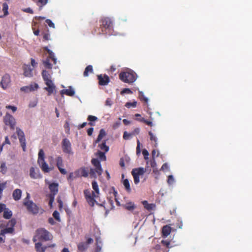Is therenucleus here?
<instances>
[{
	"label": "nucleus",
	"instance_id": "nucleus-45",
	"mask_svg": "<svg viewBox=\"0 0 252 252\" xmlns=\"http://www.w3.org/2000/svg\"><path fill=\"white\" fill-rule=\"evenodd\" d=\"M137 102L136 101H133L132 102H128L126 103L125 104V106L127 108H130V107H135L136 106Z\"/></svg>",
	"mask_w": 252,
	"mask_h": 252
},
{
	"label": "nucleus",
	"instance_id": "nucleus-33",
	"mask_svg": "<svg viewBox=\"0 0 252 252\" xmlns=\"http://www.w3.org/2000/svg\"><path fill=\"white\" fill-rule=\"evenodd\" d=\"M38 159L37 162H39L40 161L45 160V154L43 150L42 149H40L38 154Z\"/></svg>",
	"mask_w": 252,
	"mask_h": 252
},
{
	"label": "nucleus",
	"instance_id": "nucleus-44",
	"mask_svg": "<svg viewBox=\"0 0 252 252\" xmlns=\"http://www.w3.org/2000/svg\"><path fill=\"white\" fill-rule=\"evenodd\" d=\"M16 133L18 138L23 137L25 136V134L23 131L18 127L16 128Z\"/></svg>",
	"mask_w": 252,
	"mask_h": 252
},
{
	"label": "nucleus",
	"instance_id": "nucleus-10",
	"mask_svg": "<svg viewBox=\"0 0 252 252\" xmlns=\"http://www.w3.org/2000/svg\"><path fill=\"white\" fill-rule=\"evenodd\" d=\"M16 224V220L15 219H11L10 220L7 224L10 227L1 230L0 235L4 236L7 233H13L14 232V226Z\"/></svg>",
	"mask_w": 252,
	"mask_h": 252
},
{
	"label": "nucleus",
	"instance_id": "nucleus-49",
	"mask_svg": "<svg viewBox=\"0 0 252 252\" xmlns=\"http://www.w3.org/2000/svg\"><path fill=\"white\" fill-rule=\"evenodd\" d=\"M121 118H119V121L116 122L113 125V128L114 129H117L119 127V126L121 125Z\"/></svg>",
	"mask_w": 252,
	"mask_h": 252
},
{
	"label": "nucleus",
	"instance_id": "nucleus-27",
	"mask_svg": "<svg viewBox=\"0 0 252 252\" xmlns=\"http://www.w3.org/2000/svg\"><path fill=\"white\" fill-rule=\"evenodd\" d=\"M48 0H35V2L37 6H39V10H41L43 7L45 6Z\"/></svg>",
	"mask_w": 252,
	"mask_h": 252
},
{
	"label": "nucleus",
	"instance_id": "nucleus-52",
	"mask_svg": "<svg viewBox=\"0 0 252 252\" xmlns=\"http://www.w3.org/2000/svg\"><path fill=\"white\" fill-rule=\"evenodd\" d=\"M174 182V179L172 175H169L168 177L167 183L171 185Z\"/></svg>",
	"mask_w": 252,
	"mask_h": 252
},
{
	"label": "nucleus",
	"instance_id": "nucleus-15",
	"mask_svg": "<svg viewBox=\"0 0 252 252\" xmlns=\"http://www.w3.org/2000/svg\"><path fill=\"white\" fill-rule=\"evenodd\" d=\"M56 165L61 173L63 175L66 174L67 173L66 170L65 169L62 168V167L63 166V160L61 156H58L56 159Z\"/></svg>",
	"mask_w": 252,
	"mask_h": 252
},
{
	"label": "nucleus",
	"instance_id": "nucleus-7",
	"mask_svg": "<svg viewBox=\"0 0 252 252\" xmlns=\"http://www.w3.org/2000/svg\"><path fill=\"white\" fill-rule=\"evenodd\" d=\"M29 198L30 194L28 193L27 197L24 201L23 204L26 207L29 212L34 215L37 214L39 212V207L32 200H27V199H29Z\"/></svg>",
	"mask_w": 252,
	"mask_h": 252
},
{
	"label": "nucleus",
	"instance_id": "nucleus-62",
	"mask_svg": "<svg viewBox=\"0 0 252 252\" xmlns=\"http://www.w3.org/2000/svg\"><path fill=\"white\" fill-rule=\"evenodd\" d=\"M122 93L132 94V92L128 88H125L123 90Z\"/></svg>",
	"mask_w": 252,
	"mask_h": 252
},
{
	"label": "nucleus",
	"instance_id": "nucleus-40",
	"mask_svg": "<svg viewBox=\"0 0 252 252\" xmlns=\"http://www.w3.org/2000/svg\"><path fill=\"white\" fill-rule=\"evenodd\" d=\"M8 5L6 3H3L2 4V11L4 13V16H5L8 14Z\"/></svg>",
	"mask_w": 252,
	"mask_h": 252
},
{
	"label": "nucleus",
	"instance_id": "nucleus-18",
	"mask_svg": "<svg viewBox=\"0 0 252 252\" xmlns=\"http://www.w3.org/2000/svg\"><path fill=\"white\" fill-rule=\"evenodd\" d=\"M58 184L53 183L49 185V188L51 195H55L58 192Z\"/></svg>",
	"mask_w": 252,
	"mask_h": 252
},
{
	"label": "nucleus",
	"instance_id": "nucleus-22",
	"mask_svg": "<svg viewBox=\"0 0 252 252\" xmlns=\"http://www.w3.org/2000/svg\"><path fill=\"white\" fill-rule=\"evenodd\" d=\"M123 207L125 209L129 211H132L136 208V206L134 202L131 201L123 205Z\"/></svg>",
	"mask_w": 252,
	"mask_h": 252
},
{
	"label": "nucleus",
	"instance_id": "nucleus-4",
	"mask_svg": "<svg viewBox=\"0 0 252 252\" xmlns=\"http://www.w3.org/2000/svg\"><path fill=\"white\" fill-rule=\"evenodd\" d=\"M92 185L94 191L91 192L89 189H86L84 190V194L88 203L91 207H93L96 203L95 198L99 197L100 193L98 184L95 181L92 182Z\"/></svg>",
	"mask_w": 252,
	"mask_h": 252
},
{
	"label": "nucleus",
	"instance_id": "nucleus-17",
	"mask_svg": "<svg viewBox=\"0 0 252 252\" xmlns=\"http://www.w3.org/2000/svg\"><path fill=\"white\" fill-rule=\"evenodd\" d=\"M32 70L30 65L25 64L23 66L24 75L26 77H32Z\"/></svg>",
	"mask_w": 252,
	"mask_h": 252
},
{
	"label": "nucleus",
	"instance_id": "nucleus-35",
	"mask_svg": "<svg viewBox=\"0 0 252 252\" xmlns=\"http://www.w3.org/2000/svg\"><path fill=\"white\" fill-rule=\"evenodd\" d=\"M98 147L101 149V150L103 151V152L107 153L109 149V147L106 145L105 141L102 142L101 144H99Z\"/></svg>",
	"mask_w": 252,
	"mask_h": 252
},
{
	"label": "nucleus",
	"instance_id": "nucleus-19",
	"mask_svg": "<svg viewBox=\"0 0 252 252\" xmlns=\"http://www.w3.org/2000/svg\"><path fill=\"white\" fill-rule=\"evenodd\" d=\"M45 84L47 85V87H45L44 89L48 92V95H50L52 94L53 93L54 90H55V86L54 85L53 82H46Z\"/></svg>",
	"mask_w": 252,
	"mask_h": 252
},
{
	"label": "nucleus",
	"instance_id": "nucleus-5",
	"mask_svg": "<svg viewBox=\"0 0 252 252\" xmlns=\"http://www.w3.org/2000/svg\"><path fill=\"white\" fill-rule=\"evenodd\" d=\"M53 236L46 229L44 228L37 229L35 232V235L33 238V241L36 242L37 240L41 241H48L52 240Z\"/></svg>",
	"mask_w": 252,
	"mask_h": 252
},
{
	"label": "nucleus",
	"instance_id": "nucleus-1",
	"mask_svg": "<svg viewBox=\"0 0 252 252\" xmlns=\"http://www.w3.org/2000/svg\"><path fill=\"white\" fill-rule=\"evenodd\" d=\"M92 164L95 167L94 169L90 168L89 170L88 168L82 167L79 170L74 172L76 177L80 176L79 173H81V176L87 177L90 175L91 178H96L97 176H100L102 172L103 169L101 167L100 162L97 158H93L91 160Z\"/></svg>",
	"mask_w": 252,
	"mask_h": 252
},
{
	"label": "nucleus",
	"instance_id": "nucleus-61",
	"mask_svg": "<svg viewBox=\"0 0 252 252\" xmlns=\"http://www.w3.org/2000/svg\"><path fill=\"white\" fill-rule=\"evenodd\" d=\"M74 173L71 172L69 174L68 177H67L68 180H72L74 178H76V175L74 176Z\"/></svg>",
	"mask_w": 252,
	"mask_h": 252
},
{
	"label": "nucleus",
	"instance_id": "nucleus-32",
	"mask_svg": "<svg viewBox=\"0 0 252 252\" xmlns=\"http://www.w3.org/2000/svg\"><path fill=\"white\" fill-rule=\"evenodd\" d=\"M18 138L23 151L25 152L26 150V142L25 136Z\"/></svg>",
	"mask_w": 252,
	"mask_h": 252
},
{
	"label": "nucleus",
	"instance_id": "nucleus-8",
	"mask_svg": "<svg viewBox=\"0 0 252 252\" xmlns=\"http://www.w3.org/2000/svg\"><path fill=\"white\" fill-rule=\"evenodd\" d=\"M3 121L4 124L7 126H9L11 129H14L16 124L15 119L8 113H6L3 118Z\"/></svg>",
	"mask_w": 252,
	"mask_h": 252
},
{
	"label": "nucleus",
	"instance_id": "nucleus-36",
	"mask_svg": "<svg viewBox=\"0 0 252 252\" xmlns=\"http://www.w3.org/2000/svg\"><path fill=\"white\" fill-rule=\"evenodd\" d=\"M123 185H124L126 190L127 192H130L131 191V188H130V184H129L128 180L127 179H125L123 181Z\"/></svg>",
	"mask_w": 252,
	"mask_h": 252
},
{
	"label": "nucleus",
	"instance_id": "nucleus-55",
	"mask_svg": "<svg viewBox=\"0 0 252 252\" xmlns=\"http://www.w3.org/2000/svg\"><path fill=\"white\" fill-rule=\"evenodd\" d=\"M45 22L50 27H52L53 28H55V25L51 20L47 19V20H46Z\"/></svg>",
	"mask_w": 252,
	"mask_h": 252
},
{
	"label": "nucleus",
	"instance_id": "nucleus-42",
	"mask_svg": "<svg viewBox=\"0 0 252 252\" xmlns=\"http://www.w3.org/2000/svg\"><path fill=\"white\" fill-rule=\"evenodd\" d=\"M0 172L2 173V174H5L7 170V168L6 166V164L5 162H2L1 163V165H0Z\"/></svg>",
	"mask_w": 252,
	"mask_h": 252
},
{
	"label": "nucleus",
	"instance_id": "nucleus-13",
	"mask_svg": "<svg viewBox=\"0 0 252 252\" xmlns=\"http://www.w3.org/2000/svg\"><path fill=\"white\" fill-rule=\"evenodd\" d=\"M97 77L98 80V84L100 86H106L108 85L110 82V78L106 74L98 75Z\"/></svg>",
	"mask_w": 252,
	"mask_h": 252
},
{
	"label": "nucleus",
	"instance_id": "nucleus-26",
	"mask_svg": "<svg viewBox=\"0 0 252 252\" xmlns=\"http://www.w3.org/2000/svg\"><path fill=\"white\" fill-rule=\"evenodd\" d=\"M106 135L105 131L104 129H101L99 131V134L97 136L96 140L95 141V143L99 142L101 139Z\"/></svg>",
	"mask_w": 252,
	"mask_h": 252
},
{
	"label": "nucleus",
	"instance_id": "nucleus-64",
	"mask_svg": "<svg viewBox=\"0 0 252 252\" xmlns=\"http://www.w3.org/2000/svg\"><path fill=\"white\" fill-rule=\"evenodd\" d=\"M153 249L155 250L156 252H160L161 247L159 245H156Z\"/></svg>",
	"mask_w": 252,
	"mask_h": 252
},
{
	"label": "nucleus",
	"instance_id": "nucleus-43",
	"mask_svg": "<svg viewBox=\"0 0 252 252\" xmlns=\"http://www.w3.org/2000/svg\"><path fill=\"white\" fill-rule=\"evenodd\" d=\"M53 216L58 221H61L60 213L57 211H55L53 213Z\"/></svg>",
	"mask_w": 252,
	"mask_h": 252
},
{
	"label": "nucleus",
	"instance_id": "nucleus-23",
	"mask_svg": "<svg viewBox=\"0 0 252 252\" xmlns=\"http://www.w3.org/2000/svg\"><path fill=\"white\" fill-rule=\"evenodd\" d=\"M61 94L62 95L65 94L68 96H72L74 95L75 92L71 87H69L67 89H63L61 90Z\"/></svg>",
	"mask_w": 252,
	"mask_h": 252
},
{
	"label": "nucleus",
	"instance_id": "nucleus-14",
	"mask_svg": "<svg viewBox=\"0 0 252 252\" xmlns=\"http://www.w3.org/2000/svg\"><path fill=\"white\" fill-rule=\"evenodd\" d=\"M38 85L37 83H33L30 84L29 86H26L21 87L20 88V90L22 92H24L25 93H29L36 90L38 88Z\"/></svg>",
	"mask_w": 252,
	"mask_h": 252
},
{
	"label": "nucleus",
	"instance_id": "nucleus-25",
	"mask_svg": "<svg viewBox=\"0 0 252 252\" xmlns=\"http://www.w3.org/2000/svg\"><path fill=\"white\" fill-rule=\"evenodd\" d=\"M35 249L37 252H45L46 247H42L41 243L37 242L35 244Z\"/></svg>",
	"mask_w": 252,
	"mask_h": 252
},
{
	"label": "nucleus",
	"instance_id": "nucleus-3",
	"mask_svg": "<svg viewBox=\"0 0 252 252\" xmlns=\"http://www.w3.org/2000/svg\"><path fill=\"white\" fill-rule=\"evenodd\" d=\"M156 165V160L154 158L150 160H147L146 165L145 168L139 167L133 169L131 171V174L133 177L134 182L135 184L139 183V176L143 175L145 172L149 174L151 171V168Z\"/></svg>",
	"mask_w": 252,
	"mask_h": 252
},
{
	"label": "nucleus",
	"instance_id": "nucleus-12",
	"mask_svg": "<svg viewBox=\"0 0 252 252\" xmlns=\"http://www.w3.org/2000/svg\"><path fill=\"white\" fill-rule=\"evenodd\" d=\"M30 176L32 179H37L42 178V175L40 174V171L38 168H35L32 167L30 169Z\"/></svg>",
	"mask_w": 252,
	"mask_h": 252
},
{
	"label": "nucleus",
	"instance_id": "nucleus-50",
	"mask_svg": "<svg viewBox=\"0 0 252 252\" xmlns=\"http://www.w3.org/2000/svg\"><path fill=\"white\" fill-rule=\"evenodd\" d=\"M96 252H100L101 250V245L98 244V238L96 239Z\"/></svg>",
	"mask_w": 252,
	"mask_h": 252
},
{
	"label": "nucleus",
	"instance_id": "nucleus-20",
	"mask_svg": "<svg viewBox=\"0 0 252 252\" xmlns=\"http://www.w3.org/2000/svg\"><path fill=\"white\" fill-rule=\"evenodd\" d=\"M22 191L20 189H15L12 193V197L14 200L18 201L21 198Z\"/></svg>",
	"mask_w": 252,
	"mask_h": 252
},
{
	"label": "nucleus",
	"instance_id": "nucleus-47",
	"mask_svg": "<svg viewBox=\"0 0 252 252\" xmlns=\"http://www.w3.org/2000/svg\"><path fill=\"white\" fill-rule=\"evenodd\" d=\"M142 154L144 156V158L145 160H149V152L146 149H144L142 151Z\"/></svg>",
	"mask_w": 252,
	"mask_h": 252
},
{
	"label": "nucleus",
	"instance_id": "nucleus-16",
	"mask_svg": "<svg viewBox=\"0 0 252 252\" xmlns=\"http://www.w3.org/2000/svg\"><path fill=\"white\" fill-rule=\"evenodd\" d=\"M39 165L40 166L41 170L44 172V173H48L50 171L52 170L54 168V167H49L48 165L46 163V162L45 161V160H43V161H40L39 162H37Z\"/></svg>",
	"mask_w": 252,
	"mask_h": 252
},
{
	"label": "nucleus",
	"instance_id": "nucleus-60",
	"mask_svg": "<svg viewBox=\"0 0 252 252\" xmlns=\"http://www.w3.org/2000/svg\"><path fill=\"white\" fill-rule=\"evenodd\" d=\"M43 39L44 40H49L50 34L49 33L44 32L43 33Z\"/></svg>",
	"mask_w": 252,
	"mask_h": 252
},
{
	"label": "nucleus",
	"instance_id": "nucleus-38",
	"mask_svg": "<svg viewBox=\"0 0 252 252\" xmlns=\"http://www.w3.org/2000/svg\"><path fill=\"white\" fill-rule=\"evenodd\" d=\"M136 120L139 122H143L149 126H153L152 121L145 120L144 118H141L140 119H136Z\"/></svg>",
	"mask_w": 252,
	"mask_h": 252
},
{
	"label": "nucleus",
	"instance_id": "nucleus-59",
	"mask_svg": "<svg viewBox=\"0 0 252 252\" xmlns=\"http://www.w3.org/2000/svg\"><path fill=\"white\" fill-rule=\"evenodd\" d=\"M169 168L168 165L167 163H164L161 166L160 170L165 171L168 170Z\"/></svg>",
	"mask_w": 252,
	"mask_h": 252
},
{
	"label": "nucleus",
	"instance_id": "nucleus-51",
	"mask_svg": "<svg viewBox=\"0 0 252 252\" xmlns=\"http://www.w3.org/2000/svg\"><path fill=\"white\" fill-rule=\"evenodd\" d=\"M48 58L52 59V60L54 62V63H56V59L55 58L54 53L53 52L50 53V54L49 55V57Z\"/></svg>",
	"mask_w": 252,
	"mask_h": 252
},
{
	"label": "nucleus",
	"instance_id": "nucleus-39",
	"mask_svg": "<svg viewBox=\"0 0 252 252\" xmlns=\"http://www.w3.org/2000/svg\"><path fill=\"white\" fill-rule=\"evenodd\" d=\"M44 66L48 69H51L52 67V64L50 63V60L47 58L46 60L43 62Z\"/></svg>",
	"mask_w": 252,
	"mask_h": 252
},
{
	"label": "nucleus",
	"instance_id": "nucleus-21",
	"mask_svg": "<svg viewBox=\"0 0 252 252\" xmlns=\"http://www.w3.org/2000/svg\"><path fill=\"white\" fill-rule=\"evenodd\" d=\"M171 231V227L168 225H166L162 227V236L163 237L168 236Z\"/></svg>",
	"mask_w": 252,
	"mask_h": 252
},
{
	"label": "nucleus",
	"instance_id": "nucleus-54",
	"mask_svg": "<svg viewBox=\"0 0 252 252\" xmlns=\"http://www.w3.org/2000/svg\"><path fill=\"white\" fill-rule=\"evenodd\" d=\"M155 167H153V173H154L155 175H156L157 176L159 175V172L158 170L157 165L154 166Z\"/></svg>",
	"mask_w": 252,
	"mask_h": 252
},
{
	"label": "nucleus",
	"instance_id": "nucleus-34",
	"mask_svg": "<svg viewBox=\"0 0 252 252\" xmlns=\"http://www.w3.org/2000/svg\"><path fill=\"white\" fill-rule=\"evenodd\" d=\"M148 133H149V135L150 136V140L152 141H154L155 142L154 146L155 147H157V145H158V143H157L158 139H157V138L154 135V134L152 132V131H149Z\"/></svg>",
	"mask_w": 252,
	"mask_h": 252
},
{
	"label": "nucleus",
	"instance_id": "nucleus-30",
	"mask_svg": "<svg viewBox=\"0 0 252 252\" xmlns=\"http://www.w3.org/2000/svg\"><path fill=\"white\" fill-rule=\"evenodd\" d=\"M12 215V213L8 208L5 209L3 212V217L6 219H10Z\"/></svg>",
	"mask_w": 252,
	"mask_h": 252
},
{
	"label": "nucleus",
	"instance_id": "nucleus-28",
	"mask_svg": "<svg viewBox=\"0 0 252 252\" xmlns=\"http://www.w3.org/2000/svg\"><path fill=\"white\" fill-rule=\"evenodd\" d=\"M77 248L79 251L84 252L88 249V246L86 243L81 242L78 244Z\"/></svg>",
	"mask_w": 252,
	"mask_h": 252
},
{
	"label": "nucleus",
	"instance_id": "nucleus-58",
	"mask_svg": "<svg viewBox=\"0 0 252 252\" xmlns=\"http://www.w3.org/2000/svg\"><path fill=\"white\" fill-rule=\"evenodd\" d=\"M55 195H51V194H50V199H49V204L50 206H52V204L54 201V197H55Z\"/></svg>",
	"mask_w": 252,
	"mask_h": 252
},
{
	"label": "nucleus",
	"instance_id": "nucleus-9",
	"mask_svg": "<svg viewBox=\"0 0 252 252\" xmlns=\"http://www.w3.org/2000/svg\"><path fill=\"white\" fill-rule=\"evenodd\" d=\"M62 148L63 152L69 155L73 154L71 145L69 140L67 138H64L62 142Z\"/></svg>",
	"mask_w": 252,
	"mask_h": 252
},
{
	"label": "nucleus",
	"instance_id": "nucleus-48",
	"mask_svg": "<svg viewBox=\"0 0 252 252\" xmlns=\"http://www.w3.org/2000/svg\"><path fill=\"white\" fill-rule=\"evenodd\" d=\"M161 243L162 244L163 246L166 247V248H170V241H169L168 240H163L161 241Z\"/></svg>",
	"mask_w": 252,
	"mask_h": 252
},
{
	"label": "nucleus",
	"instance_id": "nucleus-63",
	"mask_svg": "<svg viewBox=\"0 0 252 252\" xmlns=\"http://www.w3.org/2000/svg\"><path fill=\"white\" fill-rule=\"evenodd\" d=\"M23 11L27 12V13H30V14L33 13V10L30 7H28V8L23 9Z\"/></svg>",
	"mask_w": 252,
	"mask_h": 252
},
{
	"label": "nucleus",
	"instance_id": "nucleus-37",
	"mask_svg": "<svg viewBox=\"0 0 252 252\" xmlns=\"http://www.w3.org/2000/svg\"><path fill=\"white\" fill-rule=\"evenodd\" d=\"M88 120L90 121L89 125H90L91 126H94V124L92 123V122H94L97 120V118L95 116H92V115H89L88 117Z\"/></svg>",
	"mask_w": 252,
	"mask_h": 252
},
{
	"label": "nucleus",
	"instance_id": "nucleus-29",
	"mask_svg": "<svg viewBox=\"0 0 252 252\" xmlns=\"http://www.w3.org/2000/svg\"><path fill=\"white\" fill-rule=\"evenodd\" d=\"M106 152H103L101 151H98L96 154V156L98 157L101 161H105L106 160V157L105 153Z\"/></svg>",
	"mask_w": 252,
	"mask_h": 252
},
{
	"label": "nucleus",
	"instance_id": "nucleus-46",
	"mask_svg": "<svg viewBox=\"0 0 252 252\" xmlns=\"http://www.w3.org/2000/svg\"><path fill=\"white\" fill-rule=\"evenodd\" d=\"M134 135V133H127L126 131H125L124 133V135H123V138L125 140H127L129 138V137L132 136V135Z\"/></svg>",
	"mask_w": 252,
	"mask_h": 252
},
{
	"label": "nucleus",
	"instance_id": "nucleus-53",
	"mask_svg": "<svg viewBox=\"0 0 252 252\" xmlns=\"http://www.w3.org/2000/svg\"><path fill=\"white\" fill-rule=\"evenodd\" d=\"M139 97L141 99L143 98L144 101L146 102H147L148 101V99L147 97H145L143 93H142V92H139Z\"/></svg>",
	"mask_w": 252,
	"mask_h": 252
},
{
	"label": "nucleus",
	"instance_id": "nucleus-11",
	"mask_svg": "<svg viewBox=\"0 0 252 252\" xmlns=\"http://www.w3.org/2000/svg\"><path fill=\"white\" fill-rule=\"evenodd\" d=\"M11 82L10 76L8 74H5L1 78L0 85L1 88L5 90L9 86Z\"/></svg>",
	"mask_w": 252,
	"mask_h": 252
},
{
	"label": "nucleus",
	"instance_id": "nucleus-2",
	"mask_svg": "<svg viewBox=\"0 0 252 252\" xmlns=\"http://www.w3.org/2000/svg\"><path fill=\"white\" fill-rule=\"evenodd\" d=\"M99 27L95 28L92 33L94 34H111L113 31V23L109 17H103L99 20Z\"/></svg>",
	"mask_w": 252,
	"mask_h": 252
},
{
	"label": "nucleus",
	"instance_id": "nucleus-56",
	"mask_svg": "<svg viewBox=\"0 0 252 252\" xmlns=\"http://www.w3.org/2000/svg\"><path fill=\"white\" fill-rule=\"evenodd\" d=\"M6 108L8 109H11L13 112H15L17 109V108L16 106L11 105L6 106Z\"/></svg>",
	"mask_w": 252,
	"mask_h": 252
},
{
	"label": "nucleus",
	"instance_id": "nucleus-41",
	"mask_svg": "<svg viewBox=\"0 0 252 252\" xmlns=\"http://www.w3.org/2000/svg\"><path fill=\"white\" fill-rule=\"evenodd\" d=\"M142 204L144 205L145 208H146L148 210H151L152 209V204H149L147 201H142Z\"/></svg>",
	"mask_w": 252,
	"mask_h": 252
},
{
	"label": "nucleus",
	"instance_id": "nucleus-6",
	"mask_svg": "<svg viewBox=\"0 0 252 252\" xmlns=\"http://www.w3.org/2000/svg\"><path fill=\"white\" fill-rule=\"evenodd\" d=\"M119 78L125 83L131 84L136 80L137 75L133 70H129L121 72L119 74Z\"/></svg>",
	"mask_w": 252,
	"mask_h": 252
},
{
	"label": "nucleus",
	"instance_id": "nucleus-31",
	"mask_svg": "<svg viewBox=\"0 0 252 252\" xmlns=\"http://www.w3.org/2000/svg\"><path fill=\"white\" fill-rule=\"evenodd\" d=\"M93 73V66L91 65H88L83 73V75L85 77H87L89 75V73Z\"/></svg>",
	"mask_w": 252,
	"mask_h": 252
},
{
	"label": "nucleus",
	"instance_id": "nucleus-24",
	"mask_svg": "<svg viewBox=\"0 0 252 252\" xmlns=\"http://www.w3.org/2000/svg\"><path fill=\"white\" fill-rule=\"evenodd\" d=\"M42 76L45 83H46V82L49 83L52 82L51 75L47 71L45 70H43L42 72Z\"/></svg>",
	"mask_w": 252,
	"mask_h": 252
},
{
	"label": "nucleus",
	"instance_id": "nucleus-57",
	"mask_svg": "<svg viewBox=\"0 0 252 252\" xmlns=\"http://www.w3.org/2000/svg\"><path fill=\"white\" fill-rule=\"evenodd\" d=\"M112 103H113L111 99L110 98H107L105 101V105L109 106V107L111 106V105H112Z\"/></svg>",
	"mask_w": 252,
	"mask_h": 252
}]
</instances>
